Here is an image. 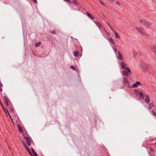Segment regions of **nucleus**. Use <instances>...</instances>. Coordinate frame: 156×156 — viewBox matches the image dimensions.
Instances as JSON below:
<instances>
[{"label":"nucleus","mask_w":156,"mask_h":156,"mask_svg":"<svg viewBox=\"0 0 156 156\" xmlns=\"http://www.w3.org/2000/svg\"><path fill=\"white\" fill-rule=\"evenodd\" d=\"M139 97H141L142 99H144L145 102L147 104H148L149 102L150 99L149 98V96L148 95L145 94L144 95L143 93L140 92Z\"/></svg>","instance_id":"1"},{"label":"nucleus","mask_w":156,"mask_h":156,"mask_svg":"<svg viewBox=\"0 0 156 156\" xmlns=\"http://www.w3.org/2000/svg\"><path fill=\"white\" fill-rule=\"evenodd\" d=\"M136 29L138 31V32L141 34L143 35H146L147 36H150L147 34V33L144 30V29L142 27H136Z\"/></svg>","instance_id":"2"},{"label":"nucleus","mask_w":156,"mask_h":156,"mask_svg":"<svg viewBox=\"0 0 156 156\" xmlns=\"http://www.w3.org/2000/svg\"><path fill=\"white\" fill-rule=\"evenodd\" d=\"M120 65L121 66L122 68L124 70H126L129 73H131V70L130 69L127 67V65L123 62H119Z\"/></svg>","instance_id":"3"},{"label":"nucleus","mask_w":156,"mask_h":156,"mask_svg":"<svg viewBox=\"0 0 156 156\" xmlns=\"http://www.w3.org/2000/svg\"><path fill=\"white\" fill-rule=\"evenodd\" d=\"M152 23L144 20L143 25L147 29H150V27Z\"/></svg>","instance_id":"4"},{"label":"nucleus","mask_w":156,"mask_h":156,"mask_svg":"<svg viewBox=\"0 0 156 156\" xmlns=\"http://www.w3.org/2000/svg\"><path fill=\"white\" fill-rule=\"evenodd\" d=\"M26 135H24L23 136L24 138L25 139L27 144L29 146H30L31 144V141L30 140L29 136H26Z\"/></svg>","instance_id":"5"},{"label":"nucleus","mask_w":156,"mask_h":156,"mask_svg":"<svg viewBox=\"0 0 156 156\" xmlns=\"http://www.w3.org/2000/svg\"><path fill=\"white\" fill-rule=\"evenodd\" d=\"M23 142V144L25 147V148L27 150V151L28 153L30 154V155H31L32 156H33V155L32 154L31 152L30 151V149H29V148L27 146L26 144L24 142H23Z\"/></svg>","instance_id":"6"},{"label":"nucleus","mask_w":156,"mask_h":156,"mask_svg":"<svg viewBox=\"0 0 156 156\" xmlns=\"http://www.w3.org/2000/svg\"><path fill=\"white\" fill-rule=\"evenodd\" d=\"M4 98L7 105L8 107L10 106V103H9V99H8V98L6 96H4Z\"/></svg>","instance_id":"7"},{"label":"nucleus","mask_w":156,"mask_h":156,"mask_svg":"<svg viewBox=\"0 0 156 156\" xmlns=\"http://www.w3.org/2000/svg\"><path fill=\"white\" fill-rule=\"evenodd\" d=\"M140 66L143 69V70H146L147 68V65L145 64L143 62H141L140 63Z\"/></svg>","instance_id":"8"},{"label":"nucleus","mask_w":156,"mask_h":156,"mask_svg":"<svg viewBox=\"0 0 156 156\" xmlns=\"http://www.w3.org/2000/svg\"><path fill=\"white\" fill-rule=\"evenodd\" d=\"M8 107L10 108V110L11 112L12 113H13V115H14V117H15V118H17V115L16 114V115L15 114V112L14 111V108L13 107H10V106Z\"/></svg>","instance_id":"9"},{"label":"nucleus","mask_w":156,"mask_h":156,"mask_svg":"<svg viewBox=\"0 0 156 156\" xmlns=\"http://www.w3.org/2000/svg\"><path fill=\"white\" fill-rule=\"evenodd\" d=\"M118 59L121 61L123 60V58L121 54L120 53L119 51H118Z\"/></svg>","instance_id":"10"},{"label":"nucleus","mask_w":156,"mask_h":156,"mask_svg":"<svg viewBox=\"0 0 156 156\" xmlns=\"http://www.w3.org/2000/svg\"><path fill=\"white\" fill-rule=\"evenodd\" d=\"M141 85V83L140 82L137 81L136 82V83L135 84H133L132 85V87L133 88L136 87H137L138 86L140 85Z\"/></svg>","instance_id":"11"},{"label":"nucleus","mask_w":156,"mask_h":156,"mask_svg":"<svg viewBox=\"0 0 156 156\" xmlns=\"http://www.w3.org/2000/svg\"><path fill=\"white\" fill-rule=\"evenodd\" d=\"M151 51L156 54V44L151 47Z\"/></svg>","instance_id":"12"},{"label":"nucleus","mask_w":156,"mask_h":156,"mask_svg":"<svg viewBox=\"0 0 156 156\" xmlns=\"http://www.w3.org/2000/svg\"><path fill=\"white\" fill-rule=\"evenodd\" d=\"M96 25L98 27L100 30H101V24L97 21H94L93 20Z\"/></svg>","instance_id":"13"},{"label":"nucleus","mask_w":156,"mask_h":156,"mask_svg":"<svg viewBox=\"0 0 156 156\" xmlns=\"http://www.w3.org/2000/svg\"><path fill=\"white\" fill-rule=\"evenodd\" d=\"M129 73L127 71L124 70L122 72V74L125 76H127L129 74Z\"/></svg>","instance_id":"14"},{"label":"nucleus","mask_w":156,"mask_h":156,"mask_svg":"<svg viewBox=\"0 0 156 156\" xmlns=\"http://www.w3.org/2000/svg\"><path fill=\"white\" fill-rule=\"evenodd\" d=\"M123 81L124 84H126L128 82V80L125 77H123Z\"/></svg>","instance_id":"15"},{"label":"nucleus","mask_w":156,"mask_h":156,"mask_svg":"<svg viewBox=\"0 0 156 156\" xmlns=\"http://www.w3.org/2000/svg\"><path fill=\"white\" fill-rule=\"evenodd\" d=\"M88 17L90 19L93 20L94 19V17L92 16L90 13H89L88 12H87L86 13Z\"/></svg>","instance_id":"16"},{"label":"nucleus","mask_w":156,"mask_h":156,"mask_svg":"<svg viewBox=\"0 0 156 156\" xmlns=\"http://www.w3.org/2000/svg\"><path fill=\"white\" fill-rule=\"evenodd\" d=\"M17 127L20 132L22 133L23 132V130L20 126L18 124L17 125Z\"/></svg>","instance_id":"17"},{"label":"nucleus","mask_w":156,"mask_h":156,"mask_svg":"<svg viewBox=\"0 0 156 156\" xmlns=\"http://www.w3.org/2000/svg\"><path fill=\"white\" fill-rule=\"evenodd\" d=\"M6 111H7V112H8V114L9 115V116H10V118L11 119V120H12V122H13V119H17V118H18V117H17V118H15V117H14H14H13V118H12V116H10V114H9V112H8V111L6 109Z\"/></svg>","instance_id":"18"},{"label":"nucleus","mask_w":156,"mask_h":156,"mask_svg":"<svg viewBox=\"0 0 156 156\" xmlns=\"http://www.w3.org/2000/svg\"><path fill=\"white\" fill-rule=\"evenodd\" d=\"M6 111H7V112H8V114L9 115V116H10V118L11 119V120H12V122H13V119H17V118H18V117H17V118H15V117H14H14H13V118H12V116H10V114H9V112H8V111L6 109Z\"/></svg>","instance_id":"19"},{"label":"nucleus","mask_w":156,"mask_h":156,"mask_svg":"<svg viewBox=\"0 0 156 156\" xmlns=\"http://www.w3.org/2000/svg\"><path fill=\"white\" fill-rule=\"evenodd\" d=\"M154 107V105L152 103H150L149 105L148 109H151Z\"/></svg>","instance_id":"20"},{"label":"nucleus","mask_w":156,"mask_h":156,"mask_svg":"<svg viewBox=\"0 0 156 156\" xmlns=\"http://www.w3.org/2000/svg\"><path fill=\"white\" fill-rule=\"evenodd\" d=\"M109 41L113 44H115V42L114 41V40L112 38H111V37L110 38H109Z\"/></svg>","instance_id":"21"},{"label":"nucleus","mask_w":156,"mask_h":156,"mask_svg":"<svg viewBox=\"0 0 156 156\" xmlns=\"http://www.w3.org/2000/svg\"><path fill=\"white\" fill-rule=\"evenodd\" d=\"M74 56L76 57H77L78 56L79 54V52L78 51H75L74 52Z\"/></svg>","instance_id":"22"},{"label":"nucleus","mask_w":156,"mask_h":156,"mask_svg":"<svg viewBox=\"0 0 156 156\" xmlns=\"http://www.w3.org/2000/svg\"><path fill=\"white\" fill-rule=\"evenodd\" d=\"M114 33H115V36L116 37V38H118V39H120V37L119 36L118 34L117 33L115 32H115H114Z\"/></svg>","instance_id":"23"},{"label":"nucleus","mask_w":156,"mask_h":156,"mask_svg":"<svg viewBox=\"0 0 156 156\" xmlns=\"http://www.w3.org/2000/svg\"><path fill=\"white\" fill-rule=\"evenodd\" d=\"M41 44V42H38L37 43H36L35 44V46L36 47H38Z\"/></svg>","instance_id":"24"},{"label":"nucleus","mask_w":156,"mask_h":156,"mask_svg":"<svg viewBox=\"0 0 156 156\" xmlns=\"http://www.w3.org/2000/svg\"><path fill=\"white\" fill-rule=\"evenodd\" d=\"M70 68L74 70H76V68L74 66H70Z\"/></svg>","instance_id":"25"},{"label":"nucleus","mask_w":156,"mask_h":156,"mask_svg":"<svg viewBox=\"0 0 156 156\" xmlns=\"http://www.w3.org/2000/svg\"><path fill=\"white\" fill-rule=\"evenodd\" d=\"M144 20H140V23H142L143 24V25L144 24Z\"/></svg>","instance_id":"26"},{"label":"nucleus","mask_w":156,"mask_h":156,"mask_svg":"<svg viewBox=\"0 0 156 156\" xmlns=\"http://www.w3.org/2000/svg\"><path fill=\"white\" fill-rule=\"evenodd\" d=\"M100 2L102 5L104 6H105V4L104 3L101 1V0H98Z\"/></svg>","instance_id":"27"},{"label":"nucleus","mask_w":156,"mask_h":156,"mask_svg":"<svg viewBox=\"0 0 156 156\" xmlns=\"http://www.w3.org/2000/svg\"><path fill=\"white\" fill-rule=\"evenodd\" d=\"M31 150L32 152V153H33V154H35V153H36V152L34 150V149L32 148H31Z\"/></svg>","instance_id":"28"},{"label":"nucleus","mask_w":156,"mask_h":156,"mask_svg":"<svg viewBox=\"0 0 156 156\" xmlns=\"http://www.w3.org/2000/svg\"><path fill=\"white\" fill-rule=\"evenodd\" d=\"M64 1L68 2L70 4H71L69 0H64Z\"/></svg>","instance_id":"29"},{"label":"nucleus","mask_w":156,"mask_h":156,"mask_svg":"<svg viewBox=\"0 0 156 156\" xmlns=\"http://www.w3.org/2000/svg\"><path fill=\"white\" fill-rule=\"evenodd\" d=\"M113 50L115 53L117 52V48H113Z\"/></svg>","instance_id":"30"},{"label":"nucleus","mask_w":156,"mask_h":156,"mask_svg":"<svg viewBox=\"0 0 156 156\" xmlns=\"http://www.w3.org/2000/svg\"><path fill=\"white\" fill-rule=\"evenodd\" d=\"M114 44V45L113 46V49L114 48H117V45L115 44Z\"/></svg>","instance_id":"31"},{"label":"nucleus","mask_w":156,"mask_h":156,"mask_svg":"<svg viewBox=\"0 0 156 156\" xmlns=\"http://www.w3.org/2000/svg\"><path fill=\"white\" fill-rule=\"evenodd\" d=\"M51 33L52 34H55V30H52L51 31Z\"/></svg>","instance_id":"32"},{"label":"nucleus","mask_w":156,"mask_h":156,"mask_svg":"<svg viewBox=\"0 0 156 156\" xmlns=\"http://www.w3.org/2000/svg\"><path fill=\"white\" fill-rule=\"evenodd\" d=\"M116 4L119 6H120V3L119 2H117L115 3Z\"/></svg>","instance_id":"33"},{"label":"nucleus","mask_w":156,"mask_h":156,"mask_svg":"<svg viewBox=\"0 0 156 156\" xmlns=\"http://www.w3.org/2000/svg\"><path fill=\"white\" fill-rule=\"evenodd\" d=\"M109 27L112 31L114 32H115L114 30L112 29V28L111 27V26H110Z\"/></svg>","instance_id":"34"},{"label":"nucleus","mask_w":156,"mask_h":156,"mask_svg":"<svg viewBox=\"0 0 156 156\" xmlns=\"http://www.w3.org/2000/svg\"><path fill=\"white\" fill-rule=\"evenodd\" d=\"M75 1H74V0H73V3L75 4H78L76 2H75Z\"/></svg>","instance_id":"35"},{"label":"nucleus","mask_w":156,"mask_h":156,"mask_svg":"<svg viewBox=\"0 0 156 156\" xmlns=\"http://www.w3.org/2000/svg\"><path fill=\"white\" fill-rule=\"evenodd\" d=\"M137 55V53H136V52H133V55H134V56H135V55Z\"/></svg>","instance_id":"36"},{"label":"nucleus","mask_w":156,"mask_h":156,"mask_svg":"<svg viewBox=\"0 0 156 156\" xmlns=\"http://www.w3.org/2000/svg\"><path fill=\"white\" fill-rule=\"evenodd\" d=\"M34 156H38L36 153H35L34 154Z\"/></svg>","instance_id":"37"},{"label":"nucleus","mask_w":156,"mask_h":156,"mask_svg":"<svg viewBox=\"0 0 156 156\" xmlns=\"http://www.w3.org/2000/svg\"><path fill=\"white\" fill-rule=\"evenodd\" d=\"M2 86V84L1 82H0V87Z\"/></svg>","instance_id":"38"},{"label":"nucleus","mask_w":156,"mask_h":156,"mask_svg":"<svg viewBox=\"0 0 156 156\" xmlns=\"http://www.w3.org/2000/svg\"><path fill=\"white\" fill-rule=\"evenodd\" d=\"M106 23H107V24L108 25V26L109 27L111 26L110 25V24H109V23L108 22H106Z\"/></svg>","instance_id":"39"},{"label":"nucleus","mask_w":156,"mask_h":156,"mask_svg":"<svg viewBox=\"0 0 156 156\" xmlns=\"http://www.w3.org/2000/svg\"><path fill=\"white\" fill-rule=\"evenodd\" d=\"M106 23H107V24L108 25V26L109 27L111 26L110 25V24H109V23L108 22H106Z\"/></svg>","instance_id":"40"},{"label":"nucleus","mask_w":156,"mask_h":156,"mask_svg":"<svg viewBox=\"0 0 156 156\" xmlns=\"http://www.w3.org/2000/svg\"><path fill=\"white\" fill-rule=\"evenodd\" d=\"M0 90L1 92H2V88H1V87H0Z\"/></svg>","instance_id":"41"},{"label":"nucleus","mask_w":156,"mask_h":156,"mask_svg":"<svg viewBox=\"0 0 156 156\" xmlns=\"http://www.w3.org/2000/svg\"><path fill=\"white\" fill-rule=\"evenodd\" d=\"M0 102H1V105H2V108H3L4 107V106H3V105L2 104V103L0 101Z\"/></svg>","instance_id":"42"},{"label":"nucleus","mask_w":156,"mask_h":156,"mask_svg":"<svg viewBox=\"0 0 156 156\" xmlns=\"http://www.w3.org/2000/svg\"><path fill=\"white\" fill-rule=\"evenodd\" d=\"M150 151H153V149H152V148H150Z\"/></svg>","instance_id":"43"},{"label":"nucleus","mask_w":156,"mask_h":156,"mask_svg":"<svg viewBox=\"0 0 156 156\" xmlns=\"http://www.w3.org/2000/svg\"><path fill=\"white\" fill-rule=\"evenodd\" d=\"M151 112H152L153 113H154V111L153 109H152V110Z\"/></svg>","instance_id":"44"},{"label":"nucleus","mask_w":156,"mask_h":156,"mask_svg":"<svg viewBox=\"0 0 156 156\" xmlns=\"http://www.w3.org/2000/svg\"><path fill=\"white\" fill-rule=\"evenodd\" d=\"M2 108H3V110H4V111H5V112H6V111H5V108H4V107Z\"/></svg>","instance_id":"45"},{"label":"nucleus","mask_w":156,"mask_h":156,"mask_svg":"<svg viewBox=\"0 0 156 156\" xmlns=\"http://www.w3.org/2000/svg\"><path fill=\"white\" fill-rule=\"evenodd\" d=\"M2 108H3V110H4V111H5V112H6V111H5V108H4V107Z\"/></svg>","instance_id":"46"},{"label":"nucleus","mask_w":156,"mask_h":156,"mask_svg":"<svg viewBox=\"0 0 156 156\" xmlns=\"http://www.w3.org/2000/svg\"><path fill=\"white\" fill-rule=\"evenodd\" d=\"M155 145H156V143H155Z\"/></svg>","instance_id":"47"},{"label":"nucleus","mask_w":156,"mask_h":156,"mask_svg":"<svg viewBox=\"0 0 156 156\" xmlns=\"http://www.w3.org/2000/svg\"><path fill=\"white\" fill-rule=\"evenodd\" d=\"M71 38H73L72 37H71Z\"/></svg>","instance_id":"48"},{"label":"nucleus","mask_w":156,"mask_h":156,"mask_svg":"<svg viewBox=\"0 0 156 156\" xmlns=\"http://www.w3.org/2000/svg\"><path fill=\"white\" fill-rule=\"evenodd\" d=\"M74 1H76V0H74Z\"/></svg>","instance_id":"49"}]
</instances>
